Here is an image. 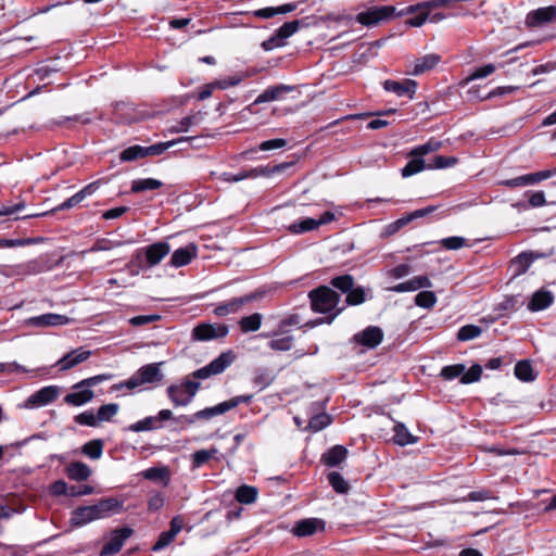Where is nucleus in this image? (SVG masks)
I'll return each mask as SVG.
<instances>
[{
	"label": "nucleus",
	"instance_id": "nucleus-1",
	"mask_svg": "<svg viewBox=\"0 0 556 556\" xmlns=\"http://www.w3.org/2000/svg\"><path fill=\"white\" fill-rule=\"evenodd\" d=\"M329 286H319L308 292L311 308L314 313L327 315L326 318H319L315 325L323 323L331 324L345 308L339 306L341 303L340 294Z\"/></svg>",
	"mask_w": 556,
	"mask_h": 556
},
{
	"label": "nucleus",
	"instance_id": "nucleus-2",
	"mask_svg": "<svg viewBox=\"0 0 556 556\" xmlns=\"http://www.w3.org/2000/svg\"><path fill=\"white\" fill-rule=\"evenodd\" d=\"M121 506L116 498H106L96 505L78 507L72 513L71 523L74 527L84 526L93 520L104 518L112 511H118Z\"/></svg>",
	"mask_w": 556,
	"mask_h": 556
},
{
	"label": "nucleus",
	"instance_id": "nucleus-3",
	"mask_svg": "<svg viewBox=\"0 0 556 556\" xmlns=\"http://www.w3.org/2000/svg\"><path fill=\"white\" fill-rule=\"evenodd\" d=\"M330 286L346 294L345 304L350 306L361 305L366 301V292L362 286L355 287L352 275L345 274L331 278Z\"/></svg>",
	"mask_w": 556,
	"mask_h": 556
},
{
	"label": "nucleus",
	"instance_id": "nucleus-4",
	"mask_svg": "<svg viewBox=\"0 0 556 556\" xmlns=\"http://www.w3.org/2000/svg\"><path fill=\"white\" fill-rule=\"evenodd\" d=\"M394 16H400L393 5L370 7L359 12L355 20L357 23L366 27H375L382 22L390 21Z\"/></svg>",
	"mask_w": 556,
	"mask_h": 556
},
{
	"label": "nucleus",
	"instance_id": "nucleus-5",
	"mask_svg": "<svg viewBox=\"0 0 556 556\" xmlns=\"http://www.w3.org/2000/svg\"><path fill=\"white\" fill-rule=\"evenodd\" d=\"M236 361V354L228 350L223 352L218 357L214 358L206 366L195 370L192 374L194 379H207L212 376L224 372Z\"/></svg>",
	"mask_w": 556,
	"mask_h": 556
},
{
	"label": "nucleus",
	"instance_id": "nucleus-6",
	"mask_svg": "<svg viewBox=\"0 0 556 556\" xmlns=\"http://www.w3.org/2000/svg\"><path fill=\"white\" fill-rule=\"evenodd\" d=\"M252 400V395H238L228 401L222 402L215 406L206 407L194 414L193 419L211 420L212 418L223 415L230 409L236 408L238 405L249 403Z\"/></svg>",
	"mask_w": 556,
	"mask_h": 556
},
{
	"label": "nucleus",
	"instance_id": "nucleus-7",
	"mask_svg": "<svg viewBox=\"0 0 556 556\" xmlns=\"http://www.w3.org/2000/svg\"><path fill=\"white\" fill-rule=\"evenodd\" d=\"M161 378H162V375L160 372L159 364H150V365L141 367L136 372V375H134L126 382L117 386L116 389H119L122 387H126L128 389H135L144 383L160 381Z\"/></svg>",
	"mask_w": 556,
	"mask_h": 556
},
{
	"label": "nucleus",
	"instance_id": "nucleus-8",
	"mask_svg": "<svg viewBox=\"0 0 556 556\" xmlns=\"http://www.w3.org/2000/svg\"><path fill=\"white\" fill-rule=\"evenodd\" d=\"M172 146V142L157 143L150 147L132 146L125 149L121 153V160L124 162H131L148 155H159Z\"/></svg>",
	"mask_w": 556,
	"mask_h": 556
},
{
	"label": "nucleus",
	"instance_id": "nucleus-9",
	"mask_svg": "<svg viewBox=\"0 0 556 556\" xmlns=\"http://www.w3.org/2000/svg\"><path fill=\"white\" fill-rule=\"evenodd\" d=\"M334 219V214L330 211L323 213L319 218L306 217L288 226V230L293 235H300L313 231L321 225H326Z\"/></svg>",
	"mask_w": 556,
	"mask_h": 556
},
{
	"label": "nucleus",
	"instance_id": "nucleus-10",
	"mask_svg": "<svg viewBox=\"0 0 556 556\" xmlns=\"http://www.w3.org/2000/svg\"><path fill=\"white\" fill-rule=\"evenodd\" d=\"M556 175V168L545 169L536 173L526 174L511 179H505L500 182L501 186L508 188H518L525 186H532L542 180L548 179Z\"/></svg>",
	"mask_w": 556,
	"mask_h": 556
},
{
	"label": "nucleus",
	"instance_id": "nucleus-11",
	"mask_svg": "<svg viewBox=\"0 0 556 556\" xmlns=\"http://www.w3.org/2000/svg\"><path fill=\"white\" fill-rule=\"evenodd\" d=\"M261 293L254 292L243 296L233 298L215 306L213 313L217 317H224L239 312L244 305L257 300Z\"/></svg>",
	"mask_w": 556,
	"mask_h": 556
},
{
	"label": "nucleus",
	"instance_id": "nucleus-12",
	"mask_svg": "<svg viewBox=\"0 0 556 556\" xmlns=\"http://www.w3.org/2000/svg\"><path fill=\"white\" fill-rule=\"evenodd\" d=\"M228 327L222 324H200L192 330V337L198 341L220 339L228 334Z\"/></svg>",
	"mask_w": 556,
	"mask_h": 556
},
{
	"label": "nucleus",
	"instance_id": "nucleus-13",
	"mask_svg": "<svg viewBox=\"0 0 556 556\" xmlns=\"http://www.w3.org/2000/svg\"><path fill=\"white\" fill-rule=\"evenodd\" d=\"M289 166H291V163H280L275 166L256 167L251 170L240 172L237 175L224 174V176H225L224 179L229 182H231V181L236 182V181L243 180L245 178H252V177L254 178V177H257L261 175L262 176H270L275 173L285 170Z\"/></svg>",
	"mask_w": 556,
	"mask_h": 556
},
{
	"label": "nucleus",
	"instance_id": "nucleus-14",
	"mask_svg": "<svg viewBox=\"0 0 556 556\" xmlns=\"http://www.w3.org/2000/svg\"><path fill=\"white\" fill-rule=\"evenodd\" d=\"M132 532V529L128 527L112 531L109 542L100 552V556H112L118 553Z\"/></svg>",
	"mask_w": 556,
	"mask_h": 556
},
{
	"label": "nucleus",
	"instance_id": "nucleus-15",
	"mask_svg": "<svg viewBox=\"0 0 556 556\" xmlns=\"http://www.w3.org/2000/svg\"><path fill=\"white\" fill-rule=\"evenodd\" d=\"M172 418V410L164 409L159 413L157 416L147 417L142 420H139L132 425H130L127 430L132 432L140 431H149L153 429L161 428L164 421H167Z\"/></svg>",
	"mask_w": 556,
	"mask_h": 556
},
{
	"label": "nucleus",
	"instance_id": "nucleus-16",
	"mask_svg": "<svg viewBox=\"0 0 556 556\" xmlns=\"http://www.w3.org/2000/svg\"><path fill=\"white\" fill-rule=\"evenodd\" d=\"M70 323V318L65 315L61 314H43L36 317H30L25 320V325L27 327L33 328H47V327H56L67 325Z\"/></svg>",
	"mask_w": 556,
	"mask_h": 556
},
{
	"label": "nucleus",
	"instance_id": "nucleus-17",
	"mask_svg": "<svg viewBox=\"0 0 556 556\" xmlns=\"http://www.w3.org/2000/svg\"><path fill=\"white\" fill-rule=\"evenodd\" d=\"M326 523L323 519L319 518H306L298 521L293 529L292 533L295 536L304 538L313 535L317 532H323L325 530Z\"/></svg>",
	"mask_w": 556,
	"mask_h": 556
},
{
	"label": "nucleus",
	"instance_id": "nucleus-18",
	"mask_svg": "<svg viewBox=\"0 0 556 556\" xmlns=\"http://www.w3.org/2000/svg\"><path fill=\"white\" fill-rule=\"evenodd\" d=\"M556 22V5L540 8L528 13L526 24L538 27L546 23Z\"/></svg>",
	"mask_w": 556,
	"mask_h": 556
},
{
	"label": "nucleus",
	"instance_id": "nucleus-19",
	"mask_svg": "<svg viewBox=\"0 0 556 556\" xmlns=\"http://www.w3.org/2000/svg\"><path fill=\"white\" fill-rule=\"evenodd\" d=\"M441 60V56L435 53L426 54L424 56L415 59L410 64L406 73L413 76H419L424 73L434 68Z\"/></svg>",
	"mask_w": 556,
	"mask_h": 556
},
{
	"label": "nucleus",
	"instance_id": "nucleus-20",
	"mask_svg": "<svg viewBox=\"0 0 556 556\" xmlns=\"http://www.w3.org/2000/svg\"><path fill=\"white\" fill-rule=\"evenodd\" d=\"M383 339V332L379 327L369 326L354 336V341L368 349L378 346Z\"/></svg>",
	"mask_w": 556,
	"mask_h": 556
},
{
	"label": "nucleus",
	"instance_id": "nucleus-21",
	"mask_svg": "<svg viewBox=\"0 0 556 556\" xmlns=\"http://www.w3.org/2000/svg\"><path fill=\"white\" fill-rule=\"evenodd\" d=\"M383 88L399 97L408 96L413 99L417 89V83L413 79H405L403 81L388 79L383 83Z\"/></svg>",
	"mask_w": 556,
	"mask_h": 556
},
{
	"label": "nucleus",
	"instance_id": "nucleus-22",
	"mask_svg": "<svg viewBox=\"0 0 556 556\" xmlns=\"http://www.w3.org/2000/svg\"><path fill=\"white\" fill-rule=\"evenodd\" d=\"M431 281L427 276H416L409 280L390 287L388 290L396 293L413 292L424 288H430Z\"/></svg>",
	"mask_w": 556,
	"mask_h": 556
},
{
	"label": "nucleus",
	"instance_id": "nucleus-23",
	"mask_svg": "<svg viewBox=\"0 0 556 556\" xmlns=\"http://www.w3.org/2000/svg\"><path fill=\"white\" fill-rule=\"evenodd\" d=\"M91 355L90 351L78 349L73 350L66 355H64L56 365L60 367V370L65 371L68 370L78 364L87 361Z\"/></svg>",
	"mask_w": 556,
	"mask_h": 556
},
{
	"label": "nucleus",
	"instance_id": "nucleus-24",
	"mask_svg": "<svg viewBox=\"0 0 556 556\" xmlns=\"http://www.w3.org/2000/svg\"><path fill=\"white\" fill-rule=\"evenodd\" d=\"M294 90L293 86L289 85H276L267 88L264 90L258 97L255 99L254 103H265L270 101H277L283 98V96L288 92H291Z\"/></svg>",
	"mask_w": 556,
	"mask_h": 556
},
{
	"label": "nucleus",
	"instance_id": "nucleus-25",
	"mask_svg": "<svg viewBox=\"0 0 556 556\" xmlns=\"http://www.w3.org/2000/svg\"><path fill=\"white\" fill-rule=\"evenodd\" d=\"M60 393L56 386H49L40 389L29 397V403L35 406H43L53 402Z\"/></svg>",
	"mask_w": 556,
	"mask_h": 556
},
{
	"label": "nucleus",
	"instance_id": "nucleus-26",
	"mask_svg": "<svg viewBox=\"0 0 556 556\" xmlns=\"http://www.w3.org/2000/svg\"><path fill=\"white\" fill-rule=\"evenodd\" d=\"M170 252V245L168 243L159 242L154 243L146 249L147 263L150 266H154L161 262Z\"/></svg>",
	"mask_w": 556,
	"mask_h": 556
},
{
	"label": "nucleus",
	"instance_id": "nucleus-27",
	"mask_svg": "<svg viewBox=\"0 0 556 556\" xmlns=\"http://www.w3.org/2000/svg\"><path fill=\"white\" fill-rule=\"evenodd\" d=\"M554 296L549 291L539 290L533 293L528 308L538 312L547 308L553 303Z\"/></svg>",
	"mask_w": 556,
	"mask_h": 556
},
{
	"label": "nucleus",
	"instance_id": "nucleus-28",
	"mask_svg": "<svg viewBox=\"0 0 556 556\" xmlns=\"http://www.w3.org/2000/svg\"><path fill=\"white\" fill-rule=\"evenodd\" d=\"M98 189V184L92 182L83 188L79 192L67 199L65 202L60 204L55 210H67L76 206L84 201L88 195H91Z\"/></svg>",
	"mask_w": 556,
	"mask_h": 556
},
{
	"label": "nucleus",
	"instance_id": "nucleus-29",
	"mask_svg": "<svg viewBox=\"0 0 556 556\" xmlns=\"http://www.w3.org/2000/svg\"><path fill=\"white\" fill-rule=\"evenodd\" d=\"M65 470L67 477L75 481H85L91 475V469L89 468V466L81 462L71 463Z\"/></svg>",
	"mask_w": 556,
	"mask_h": 556
},
{
	"label": "nucleus",
	"instance_id": "nucleus-30",
	"mask_svg": "<svg viewBox=\"0 0 556 556\" xmlns=\"http://www.w3.org/2000/svg\"><path fill=\"white\" fill-rule=\"evenodd\" d=\"M94 396V393L91 389H83L68 393L64 397V402L68 405L73 406H81L88 402H90Z\"/></svg>",
	"mask_w": 556,
	"mask_h": 556
},
{
	"label": "nucleus",
	"instance_id": "nucleus-31",
	"mask_svg": "<svg viewBox=\"0 0 556 556\" xmlns=\"http://www.w3.org/2000/svg\"><path fill=\"white\" fill-rule=\"evenodd\" d=\"M455 2H457V0H430V1L418 3L416 5H409V7L405 8L404 10L400 11L399 15L413 14V13H415L416 9H427L430 12L431 9L448 7Z\"/></svg>",
	"mask_w": 556,
	"mask_h": 556
},
{
	"label": "nucleus",
	"instance_id": "nucleus-32",
	"mask_svg": "<svg viewBox=\"0 0 556 556\" xmlns=\"http://www.w3.org/2000/svg\"><path fill=\"white\" fill-rule=\"evenodd\" d=\"M198 254V248L194 243L176 249V267L188 265Z\"/></svg>",
	"mask_w": 556,
	"mask_h": 556
},
{
	"label": "nucleus",
	"instance_id": "nucleus-33",
	"mask_svg": "<svg viewBox=\"0 0 556 556\" xmlns=\"http://www.w3.org/2000/svg\"><path fill=\"white\" fill-rule=\"evenodd\" d=\"M346 454L348 450L344 446L336 445L323 455V460L327 466L333 467L344 460Z\"/></svg>",
	"mask_w": 556,
	"mask_h": 556
},
{
	"label": "nucleus",
	"instance_id": "nucleus-34",
	"mask_svg": "<svg viewBox=\"0 0 556 556\" xmlns=\"http://www.w3.org/2000/svg\"><path fill=\"white\" fill-rule=\"evenodd\" d=\"M296 9V4L294 3H286L276 8L269 7V8H263L260 10H256L254 12V15L261 18H270L277 14H287Z\"/></svg>",
	"mask_w": 556,
	"mask_h": 556
},
{
	"label": "nucleus",
	"instance_id": "nucleus-35",
	"mask_svg": "<svg viewBox=\"0 0 556 556\" xmlns=\"http://www.w3.org/2000/svg\"><path fill=\"white\" fill-rule=\"evenodd\" d=\"M394 443L401 446L414 444L417 442V437L413 435L404 424H396L394 426Z\"/></svg>",
	"mask_w": 556,
	"mask_h": 556
},
{
	"label": "nucleus",
	"instance_id": "nucleus-36",
	"mask_svg": "<svg viewBox=\"0 0 556 556\" xmlns=\"http://www.w3.org/2000/svg\"><path fill=\"white\" fill-rule=\"evenodd\" d=\"M263 316L260 313H253L239 320L240 330L243 333L254 332L261 328Z\"/></svg>",
	"mask_w": 556,
	"mask_h": 556
},
{
	"label": "nucleus",
	"instance_id": "nucleus-37",
	"mask_svg": "<svg viewBox=\"0 0 556 556\" xmlns=\"http://www.w3.org/2000/svg\"><path fill=\"white\" fill-rule=\"evenodd\" d=\"M142 476L149 480H160L166 485L170 482L172 478L170 469L167 467H153L147 469L142 472Z\"/></svg>",
	"mask_w": 556,
	"mask_h": 556
},
{
	"label": "nucleus",
	"instance_id": "nucleus-38",
	"mask_svg": "<svg viewBox=\"0 0 556 556\" xmlns=\"http://www.w3.org/2000/svg\"><path fill=\"white\" fill-rule=\"evenodd\" d=\"M257 489L251 485L243 484L236 491V500L241 504H252L256 501Z\"/></svg>",
	"mask_w": 556,
	"mask_h": 556
},
{
	"label": "nucleus",
	"instance_id": "nucleus-39",
	"mask_svg": "<svg viewBox=\"0 0 556 556\" xmlns=\"http://www.w3.org/2000/svg\"><path fill=\"white\" fill-rule=\"evenodd\" d=\"M515 376L521 381H533L535 379V375L533 374V368L530 362L528 361H519L515 365Z\"/></svg>",
	"mask_w": 556,
	"mask_h": 556
},
{
	"label": "nucleus",
	"instance_id": "nucleus-40",
	"mask_svg": "<svg viewBox=\"0 0 556 556\" xmlns=\"http://www.w3.org/2000/svg\"><path fill=\"white\" fill-rule=\"evenodd\" d=\"M425 168H428V166L425 164V161L420 156H413V159L409 160L407 164L402 168V176L409 177L424 170Z\"/></svg>",
	"mask_w": 556,
	"mask_h": 556
},
{
	"label": "nucleus",
	"instance_id": "nucleus-41",
	"mask_svg": "<svg viewBox=\"0 0 556 556\" xmlns=\"http://www.w3.org/2000/svg\"><path fill=\"white\" fill-rule=\"evenodd\" d=\"M441 147H442L441 141L435 140V139H430L426 143L420 144V146L416 147L414 150H412L410 156H420L421 157L422 155H426L428 153L435 152V151L440 150Z\"/></svg>",
	"mask_w": 556,
	"mask_h": 556
},
{
	"label": "nucleus",
	"instance_id": "nucleus-42",
	"mask_svg": "<svg viewBox=\"0 0 556 556\" xmlns=\"http://www.w3.org/2000/svg\"><path fill=\"white\" fill-rule=\"evenodd\" d=\"M81 451L92 459H99L102 456L103 443L101 440H92L83 445Z\"/></svg>",
	"mask_w": 556,
	"mask_h": 556
},
{
	"label": "nucleus",
	"instance_id": "nucleus-43",
	"mask_svg": "<svg viewBox=\"0 0 556 556\" xmlns=\"http://www.w3.org/2000/svg\"><path fill=\"white\" fill-rule=\"evenodd\" d=\"M201 121H202L201 113L198 112V113L189 114L188 116L184 117L178 123V125H176V132H186L191 127L199 125L201 123Z\"/></svg>",
	"mask_w": 556,
	"mask_h": 556
},
{
	"label": "nucleus",
	"instance_id": "nucleus-44",
	"mask_svg": "<svg viewBox=\"0 0 556 556\" xmlns=\"http://www.w3.org/2000/svg\"><path fill=\"white\" fill-rule=\"evenodd\" d=\"M328 481L330 485L333 488V490L338 493L344 494L350 489L349 483L343 479V477L339 472H330L328 475Z\"/></svg>",
	"mask_w": 556,
	"mask_h": 556
},
{
	"label": "nucleus",
	"instance_id": "nucleus-45",
	"mask_svg": "<svg viewBox=\"0 0 556 556\" xmlns=\"http://www.w3.org/2000/svg\"><path fill=\"white\" fill-rule=\"evenodd\" d=\"M300 22L298 20L290 21L280 26L276 33L281 41L286 45V40L298 31Z\"/></svg>",
	"mask_w": 556,
	"mask_h": 556
},
{
	"label": "nucleus",
	"instance_id": "nucleus-46",
	"mask_svg": "<svg viewBox=\"0 0 556 556\" xmlns=\"http://www.w3.org/2000/svg\"><path fill=\"white\" fill-rule=\"evenodd\" d=\"M482 333V329L476 325L463 326L457 333L459 341H468L478 338Z\"/></svg>",
	"mask_w": 556,
	"mask_h": 556
},
{
	"label": "nucleus",
	"instance_id": "nucleus-47",
	"mask_svg": "<svg viewBox=\"0 0 556 556\" xmlns=\"http://www.w3.org/2000/svg\"><path fill=\"white\" fill-rule=\"evenodd\" d=\"M465 370L466 367L463 364L448 365L441 369L440 376L445 380H453L462 377Z\"/></svg>",
	"mask_w": 556,
	"mask_h": 556
},
{
	"label": "nucleus",
	"instance_id": "nucleus-48",
	"mask_svg": "<svg viewBox=\"0 0 556 556\" xmlns=\"http://www.w3.org/2000/svg\"><path fill=\"white\" fill-rule=\"evenodd\" d=\"M161 181L152 178L139 179L132 182L131 191L141 192L144 190H153L161 187Z\"/></svg>",
	"mask_w": 556,
	"mask_h": 556
},
{
	"label": "nucleus",
	"instance_id": "nucleus-49",
	"mask_svg": "<svg viewBox=\"0 0 556 556\" xmlns=\"http://www.w3.org/2000/svg\"><path fill=\"white\" fill-rule=\"evenodd\" d=\"M437 302L432 291H420L415 298V304L419 307L431 308Z\"/></svg>",
	"mask_w": 556,
	"mask_h": 556
},
{
	"label": "nucleus",
	"instance_id": "nucleus-50",
	"mask_svg": "<svg viewBox=\"0 0 556 556\" xmlns=\"http://www.w3.org/2000/svg\"><path fill=\"white\" fill-rule=\"evenodd\" d=\"M181 387L189 394V397L186 401H179L176 399V406L189 404L192 397L198 392L200 388V382L188 378L186 381L182 382Z\"/></svg>",
	"mask_w": 556,
	"mask_h": 556
},
{
	"label": "nucleus",
	"instance_id": "nucleus-51",
	"mask_svg": "<svg viewBox=\"0 0 556 556\" xmlns=\"http://www.w3.org/2000/svg\"><path fill=\"white\" fill-rule=\"evenodd\" d=\"M174 539V519L169 522V530L162 532L152 549L157 552L169 545Z\"/></svg>",
	"mask_w": 556,
	"mask_h": 556
},
{
	"label": "nucleus",
	"instance_id": "nucleus-52",
	"mask_svg": "<svg viewBox=\"0 0 556 556\" xmlns=\"http://www.w3.org/2000/svg\"><path fill=\"white\" fill-rule=\"evenodd\" d=\"M118 408V405L114 403L102 405L98 409V421H110L117 414Z\"/></svg>",
	"mask_w": 556,
	"mask_h": 556
},
{
	"label": "nucleus",
	"instance_id": "nucleus-53",
	"mask_svg": "<svg viewBox=\"0 0 556 556\" xmlns=\"http://www.w3.org/2000/svg\"><path fill=\"white\" fill-rule=\"evenodd\" d=\"M482 375V367L479 364L472 365L467 371H464L460 377L463 384H468L480 380Z\"/></svg>",
	"mask_w": 556,
	"mask_h": 556
},
{
	"label": "nucleus",
	"instance_id": "nucleus-54",
	"mask_svg": "<svg viewBox=\"0 0 556 556\" xmlns=\"http://www.w3.org/2000/svg\"><path fill=\"white\" fill-rule=\"evenodd\" d=\"M440 244L446 250H459L467 244V240L463 237L454 236L442 239Z\"/></svg>",
	"mask_w": 556,
	"mask_h": 556
},
{
	"label": "nucleus",
	"instance_id": "nucleus-55",
	"mask_svg": "<svg viewBox=\"0 0 556 556\" xmlns=\"http://www.w3.org/2000/svg\"><path fill=\"white\" fill-rule=\"evenodd\" d=\"M330 424V417L327 414H319L309 419L307 428L313 431H319Z\"/></svg>",
	"mask_w": 556,
	"mask_h": 556
},
{
	"label": "nucleus",
	"instance_id": "nucleus-56",
	"mask_svg": "<svg viewBox=\"0 0 556 556\" xmlns=\"http://www.w3.org/2000/svg\"><path fill=\"white\" fill-rule=\"evenodd\" d=\"M293 345V338L291 336H285L278 339H274L269 342L270 349L275 351H289Z\"/></svg>",
	"mask_w": 556,
	"mask_h": 556
},
{
	"label": "nucleus",
	"instance_id": "nucleus-57",
	"mask_svg": "<svg viewBox=\"0 0 556 556\" xmlns=\"http://www.w3.org/2000/svg\"><path fill=\"white\" fill-rule=\"evenodd\" d=\"M217 448H211V450H200L197 451L192 457H193V465L194 467H200L203 464H205L211 457H213L217 453Z\"/></svg>",
	"mask_w": 556,
	"mask_h": 556
},
{
	"label": "nucleus",
	"instance_id": "nucleus-58",
	"mask_svg": "<svg viewBox=\"0 0 556 556\" xmlns=\"http://www.w3.org/2000/svg\"><path fill=\"white\" fill-rule=\"evenodd\" d=\"M456 163H457V159L454 156L437 155L434 157L433 164L428 165V168L441 169V168L452 167Z\"/></svg>",
	"mask_w": 556,
	"mask_h": 556
},
{
	"label": "nucleus",
	"instance_id": "nucleus-59",
	"mask_svg": "<svg viewBox=\"0 0 556 556\" xmlns=\"http://www.w3.org/2000/svg\"><path fill=\"white\" fill-rule=\"evenodd\" d=\"M532 262H533V254L526 253V252L519 254L514 261V263L518 266L519 274L527 271V269L530 267Z\"/></svg>",
	"mask_w": 556,
	"mask_h": 556
},
{
	"label": "nucleus",
	"instance_id": "nucleus-60",
	"mask_svg": "<svg viewBox=\"0 0 556 556\" xmlns=\"http://www.w3.org/2000/svg\"><path fill=\"white\" fill-rule=\"evenodd\" d=\"M415 12L418 14L406 21V24L412 27H420L429 17V11L427 9H416Z\"/></svg>",
	"mask_w": 556,
	"mask_h": 556
},
{
	"label": "nucleus",
	"instance_id": "nucleus-61",
	"mask_svg": "<svg viewBox=\"0 0 556 556\" xmlns=\"http://www.w3.org/2000/svg\"><path fill=\"white\" fill-rule=\"evenodd\" d=\"M75 421L83 426L97 427L99 425L97 416L92 412H84L75 416Z\"/></svg>",
	"mask_w": 556,
	"mask_h": 556
},
{
	"label": "nucleus",
	"instance_id": "nucleus-62",
	"mask_svg": "<svg viewBox=\"0 0 556 556\" xmlns=\"http://www.w3.org/2000/svg\"><path fill=\"white\" fill-rule=\"evenodd\" d=\"M496 67L493 64H486L484 66L478 67L470 74L468 80L484 78L494 73Z\"/></svg>",
	"mask_w": 556,
	"mask_h": 556
},
{
	"label": "nucleus",
	"instance_id": "nucleus-63",
	"mask_svg": "<svg viewBox=\"0 0 556 556\" xmlns=\"http://www.w3.org/2000/svg\"><path fill=\"white\" fill-rule=\"evenodd\" d=\"M408 223H410V218L403 216V217L399 218L397 220L389 224L386 227L384 232L387 236H392L395 232H397L402 227L406 226Z\"/></svg>",
	"mask_w": 556,
	"mask_h": 556
},
{
	"label": "nucleus",
	"instance_id": "nucleus-64",
	"mask_svg": "<svg viewBox=\"0 0 556 556\" xmlns=\"http://www.w3.org/2000/svg\"><path fill=\"white\" fill-rule=\"evenodd\" d=\"M410 271H412V268L408 264H400V265L395 266L394 268L390 269L388 271V275L391 278L401 279V278L409 275Z\"/></svg>",
	"mask_w": 556,
	"mask_h": 556
}]
</instances>
